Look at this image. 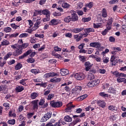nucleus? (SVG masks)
Returning a JSON list of instances; mask_svg holds the SVG:
<instances>
[{
  "label": "nucleus",
  "instance_id": "nucleus-7",
  "mask_svg": "<svg viewBox=\"0 0 126 126\" xmlns=\"http://www.w3.org/2000/svg\"><path fill=\"white\" fill-rule=\"evenodd\" d=\"M22 49L17 48L15 51L13 52V56H14V57H18V56L22 54Z\"/></svg>",
  "mask_w": 126,
  "mask_h": 126
},
{
  "label": "nucleus",
  "instance_id": "nucleus-56",
  "mask_svg": "<svg viewBox=\"0 0 126 126\" xmlns=\"http://www.w3.org/2000/svg\"><path fill=\"white\" fill-rule=\"evenodd\" d=\"M65 36L68 38H72V33L68 32L65 34Z\"/></svg>",
  "mask_w": 126,
  "mask_h": 126
},
{
  "label": "nucleus",
  "instance_id": "nucleus-58",
  "mask_svg": "<svg viewBox=\"0 0 126 126\" xmlns=\"http://www.w3.org/2000/svg\"><path fill=\"white\" fill-rule=\"evenodd\" d=\"M33 116H34V112L28 114L27 117L28 119H31Z\"/></svg>",
  "mask_w": 126,
  "mask_h": 126
},
{
  "label": "nucleus",
  "instance_id": "nucleus-29",
  "mask_svg": "<svg viewBox=\"0 0 126 126\" xmlns=\"http://www.w3.org/2000/svg\"><path fill=\"white\" fill-rule=\"evenodd\" d=\"M64 21L67 23L70 22V21H71V17L70 16H68L65 17L64 19Z\"/></svg>",
  "mask_w": 126,
  "mask_h": 126
},
{
  "label": "nucleus",
  "instance_id": "nucleus-51",
  "mask_svg": "<svg viewBox=\"0 0 126 126\" xmlns=\"http://www.w3.org/2000/svg\"><path fill=\"white\" fill-rule=\"evenodd\" d=\"M113 18H110L107 21V24L108 25H112V23H113Z\"/></svg>",
  "mask_w": 126,
  "mask_h": 126
},
{
  "label": "nucleus",
  "instance_id": "nucleus-15",
  "mask_svg": "<svg viewBox=\"0 0 126 126\" xmlns=\"http://www.w3.org/2000/svg\"><path fill=\"white\" fill-rule=\"evenodd\" d=\"M83 36V34H75L73 35L74 37V39H76V42H79V41H80V40H81V38H82V36Z\"/></svg>",
  "mask_w": 126,
  "mask_h": 126
},
{
  "label": "nucleus",
  "instance_id": "nucleus-23",
  "mask_svg": "<svg viewBox=\"0 0 126 126\" xmlns=\"http://www.w3.org/2000/svg\"><path fill=\"white\" fill-rule=\"evenodd\" d=\"M61 87H63V89H64L65 91H70V88L69 87L67 86V84L66 83L62 84Z\"/></svg>",
  "mask_w": 126,
  "mask_h": 126
},
{
  "label": "nucleus",
  "instance_id": "nucleus-47",
  "mask_svg": "<svg viewBox=\"0 0 126 126\" xmlns=\"http://www.w3.org/2000/svg\"><path fill=\"white\" fill-rule=\"evenodd\" d=\"M125 78H121L120 77H119L117 79L118 82L121 83V82H124L125 81Z\"/></svg>",
  "mask_w": 126,
  "mask_h": 126
},
{
  "label": "nucleus",
  "instance_id": "nucleus-53",
  "mask_svg": "<svg viewBox=\"0 0 126 126\" xmlns=\"http://www.w3.org/2000/svg\"><path fill=\"white\" fill-rule=\"evenodd\" d=\"M79 93L78 92L76 93V92H74V90H72V95L74 96V97H77Z\"/></svg>",
  "mask_w": 126,
  "mask_h": 126
},
{
  "label": "nucleus",
  "instance_id": "nucleus-26",
  "mask_svg": "<svg viewBox=\"0 0 126 126\" xmlns=\"http://www.w3.org/2000/svg\"><path fill=\"white\" fill-rule=\"evenodd\" d=\"M39 96V94L37 93H32L31 94V98L32 99H36Z\"/></svg>",
  "mask_w": 126,
  "mask_h": 126
},
{
  "label": "nucleus",
  "instance_id": "nucleus-10",
  "mask_svg": "<svg viewBox=\"0 0 126 126\" xmlns=\"http://www.w3.org/2000/svg\"><path fill=\"white\" fill-rule=\"evenodd\" d=\"M110 62L112 63V65H116V64L118 63V60L114 55L111 56Z\"/></svg>",
  "mask_w": 126,
  "mask_h": 126
},
{
  "label": "nucleus",
  "instance_id": "nucleus-61",
  "mask_svg": "<svg viewBox=\"0 0 126 126\" xmlns=\"http://www.w3.org/2000/svg\"><path fill=\"white\" fill-rule=\"evenodd\" d=\"M35 37H36V38H44V34H38V33H36L35 34Z\"/></svg>",
  "mask_w": 126,
  "mask_h": 126
},
{
  "label": "nucleus",
  "instance_id": "nucleus-62",
  "mask_svg": "<svg viewBox=\"0 0 126 126\" xmlns=\"http://www.w3.org/2000/svg\"><path fill=\"white\" fill-rule=\"evenodd\" d=\"M54 50L55 52H61V51H62V48L59 47L58 46H55L54 47Z\"/></svg>",
  "mask_w": 126,
  "mask_h": 126
},
{
  "label": "nucleus",
  "instance_id": "nucleus-40",
  "mask_svg": "<svg viewBox=\"0 0 126 126\" xmlns=\"http://www.w3.org/2000/svg\"><path fill=\"white\" fill-rule=\"evenodd\" d=\"M4 32L6 33H9V32H11V28L9 27L5 28L4 29Z\"/></svg>",
  "mask_w": 126,
  "mask_h": 126
},
{
  "label": "nucleus",
  "instance_id": "nucleus-32",
  "mask_svg": "<svg viewBox=\"0 0 126 126\" xmlns=\"http://www.w3.org/2000/svg\"><path fill=\"white\" fill-rule=\"evenodd\" d=\"M1 46H8V45H9V41L4 40L3 41L1 42Z\"/></svg>",
  "mask_w": 126,
  "mask_h": 126
},
{
  "label": "nucleus",
  "instance_id": "nucleus-43",
  "mask_svg": "<svg viewBox=\"0 0 126 126\" xmlns=\"http://www.w3.org/2000/svg\"><path fill=\"white\" fill-rule=\"evenodd\" d=\"M86 6L89 7V8H92V7H93V2H90V3L86 4Z\"/></svg>",
  "mask_w": 126,
  "mask_h": 126
},
{
  "label": "nucleus",
  "instance_id": "nucleus-20",
  "mask_svg": "<svg viewBox=\"0 0 126 126\" xmlns=\"http://www.w3.org/2000/svg\"><path fill=\"white\" fill-rule=\"evenodd\" d=\"M72 90H74V91L76 92V93H77V92L79 93V92H80V91L82 90V87L77 86H76L75 88L73 89Z\"/></svg>",
  "mask_w": 126,
  "mask_h": 126
},
{
  "label": "nucleus",
  "instance_id": "nucleus-3",
  "mask_svg": "<svg viewBox=\"0 0 126 126\" xmlns=\"http://www.w3.org/2000/svg\"><path fill=\"white\" fill-rule=\"evenodd\" d=\"M99 83V80H97L95 81H91L87 84V86L88 87H94V86H96V85H98Z\"/></svg>",
  "mask_w": 126,
  "mask_h": 126
},
{
  "label": "nucleus",
  "instance_id": "nucleus-39",
  "mask_svg": "<svg viewBox=\"0 0 126 126\" xmlns=\"http://www.w3.org/2000/svg\"><path fill=\"white\" fill-rule=\"evenodd\" d=\"M28 36V33H23L22 34H21L19 35V38H26V37Z\"/></svg>",
  "mask_w": 126,
  "mask_h": 126
},
{
  "label": "nucleus",
  "instance_id": "nucleus-11",
  "mask_svg": "<svg viewBox=\"0 0 126 126\" xmlns=\"http://www.w3.org/2000/svg\"><path fill=\"white\" fill-rule=\"evenodd\" d=\"M85 70L89 71V70L92 67V64L90 62H86L85 63Z\"/></svg>",
  "mask_w": 126,
  "mask_h": 126
},
{
  "label": "nucleus",
  "instance_id": "nucleus-45",
  "mask_svg": "<svg viewBox=\"0 0 126 126\" xmlns=\"http://www.w3.org/2000/svg\"><path fill=\"white\" fill-rule=\"evenodd\" d=\"M99 95L101 96V97H109V94H105L104 92L100 93Z\"/></svg>",
  "mask_w": 126,
  "mask_h": 126
},
{
  "label": "nucleus",
  "instance_id": "nucleus-24",
  "mask_svg": "<svg viewBox=\"0 0 126 126\" xmlns=\"http://www.w3.org/2000/svg\"><path fill=\"white\" fill-rule=\"evenodd\" d=\"M116 89H115L113 87H110L108 90V93H110L111 94H115L116 93Z\"/></svg>",
  "mask_w": 126,
  "mask_h": 126
},
{
  "label": "nucleus",
  "instance_id": "nucleus-30",
  "mask_svg": "<svg viewBox=\"0 0 126 126\" xmlns=\"http://www.w3.org/2000/svg\"><path fill=\"white\" fill-rule=\"evenodd\" d=\"M88 95L87 94H83L80 96L78 97V99H79L80 101H82V100H84L86 98H87Z\"/></svg>",
  "mask_w": 126,
  "mask_h": 126
},
{
  "label": "nucleus",
  "instance_id": "nucleus-4",
  "mask_svg": "<svg viewBox=\"0 0 126 126\" xmlns=\"http://www.w3.org/2000/svg\"><path fill=\"white\" fill-rule=\"evenodd\" d=\"M73 76L77 80H82L85 77L84 74L83 73H76L75 75H73Z\"/></svg>",
  "mask_w": 126,
  "mask_h": 126
},
{
  "label": "nucleus",
  "instance_id": "nucleus-59",
  "mask_svg": "<svg viewBox=\"0 0 126 126\" xmlns=\"http://www.w3.org/2000/svg\"><path fill=\"white\" fill-rule=\"evenodd\" d=\"M121 32L124 34H126V26H123Z\"/></svg>",
  "mask_w": 126,
  "mask_h": 126
},
{
  "label": "nucleus",
  "instance_id": "nucleus-52",
  "mask_svg": "<svg viewBox=\"0 0 126 126\" xmlns=\"http://www.w3.org/2000/svg\"><path fill=\"white\" fill-rule=\"evenodd\" d=\"M44 103H45V99H41L38 105L39 106H43V105H44Z\"/></svg>",
  "mask_w": 126,
  "mask_h": 126
},
{
  "label": "nucleus",
  "instance_id": "nucleus-44",
  "mask_svg": "<svg viewBox=\"0 0 126 126\" xmlns=\"http://www.w3.org/2000/svg\"><path fill=\"white\" fill-rule=\"evenodd\" d=\"M11 26L13 29H19L20 28L19 26H16L15 24H11Z\"/></svg>",
  "mask_w": 126,
  "mask_h": 126
},
{
  "label": "nucleus",
  "instance_id": "nucleus-21",
  "mask_svg": "<svg viewBox=\"0 0 126 126\" xmlns=\"http://www.w3.org/2000/svg\"><path fill=\"white\" fill-rule=\"evenodd\" d=\"M15 90L16 92H22L24 90V88L22 86H18L16 87Z\"/></svg>",
  "mask_w": 126,
  "mask_h": 126
},
{
  "label": "nucleus",
  "instance_id": "nucleus-16",
  "mask_svg": "<svg viewBox=\"0 0 126 126\" xmlns=\"http://www.w3.org/2000/svg\"><path fill=\"white\" fill-rule=\"evenodd\" d=\"M62 79L61 78H56L54 77L50 80V82H53V83H57L61 82Z\"/></svg>",
  "mask_w": 126,
  "mask_h": 126
},
{
  "label": "nucleus",
  "instance_id": "nucleus-57",
  "mask_svg": "<svg viewBox=\"0 0 126 126\" xmlns=\"http://www.w3.org/2000/svg\"><path fill=\"white\" fill-rule=\"evenodd\" d=\"M28 63H33L35 62V60L33 58H30L27 60Z\"/></svg>",
  "mask_w": 126,
  "mask_h": 126
},
{
  "label": "nucleus",
  "instance_id": "nucleus-50",
  "mask_svg": "<svg viewBox=\"0 0 126 126\" xmlns=\"http://www.w3.org/2000/svg\"><path fill=\"white\" fill-rule=\"evenodd\" d=\"M109 40L111 43H115V41H116V39L115 38V37H114L113 36H110V37H109Z\"/></svg>",
  "mask_w": 126,
  "mask_h": 126
},
{
  "label": "nucleus",
  "instance_id": "nucleus-33",
  "mask_svg": "<svg viewBox=\"0 0 126 126\" xmlns=\"http://www.w3.org/2000/svg\"><path fill=\"white\" fill-rule=\"evenodd\" d=\"M94 28H88V29H85V32L86 33H90V32H94Z\"/></svg>",
  "mask_w": 126,
  "mask_h": 126
},
{
  "label": "nucleus",
  "instance_id": "nucleus-28",
  "mask_svg": "<svg viewBox=\"0 0 126 126\" xmlns=\"http://www.w3.org/2000/svg\"><path fill=\"white\" fill-rule=\"evenodd\" d=\"M71 21H77L78 20V16H77V15L76 14L75 15H74L73 16H71Z\"/></svg>",
  "mask_w": 126,
  "mask_h": 126
},
{
  "label": "nucleus",
  "instance_id": "nucleus-49",
  "mask_svg": "<svg viewBox=\"0 0 126 126\" xmlns=\"http://www.w3.org/2000/svg\"><path fill=\"white\" fill-rule=\"evenodd\" d=\"M26 79H22L20 81V84H22V85H24L25 86H26V83L25 82L26 81Z\"/></svg>",
  "mask_w": 126,
  "mask_h": 126
},
{
  "label": "nucleus",
  "instance_id": "nucleus-46",
  "mask_svg": "<svg viewBox=\"0 0 126 126\" xmlns=\"http://www.w3.org/2000/svg\"><path fill=\"white\" fill-rule=\"evenodd\" d=\"M113 51L111 52V54L112 55H117V53H118V51L116 48V47H113L112 48Z\"/></svg>",
  "mask_w": 126,
  "mask_h": 126
},
{
  "label": "nucleus",
  "instance_id": "nucleus-22",
  "mask_svg": "<svg viewBox=\"0 0 126 126\" xmlns=\"http://www.w3.org/2000/svg\"><path fill=\"white\" fill-rule=\"evenodd\" d=\"M37 15H42V10H35L33 12V17L37 16Z\"/></svg>",
  "mask_w": 126,
  "mask_h": 126
},
{
  "label": "nucleus",
  "instance_id": "nucleus-31",
  "mask_svg": "<svg viewBox=\"0 0 126 126\" xmlns=\"http://www.w3.org/2000/svg\"><path fill=\"white\" fill-rule=\"evenodd\" d=\"M107 16H108V15L107 14V12L106 11V9H103L102 12V17H103L104 18H106Z\"/></svg>",
  "mask_w": 126,
  "mask_h": 126
},
{
  "label": "nucleus",
  "instance_id": "nucleus-38",
  "mask_svg": "<svg viewBox=\"0 0 126 126\" xmlns=\"http://www.w3.org/2000/svg\"><path fill=\"white\" fill-rule=\"evenodd\" d=\"M82 20L83 22H89V21H90V20H91V17L83 18Z\"/></svg>",
  "mask_w": 126,
  "mask_h": 126
},
{
  "label": "nucleus",
  "instance_id": "nucleus-37",
  "mask_svg": "<svg viewBox=\"0 0 126 126\" xmlns=\"http://www.w3.org/2000/svg\"><path fill=\"white\" fill-rule=\"evenodd\" d=\"M11 56H12V53L11 52H9L4 57V60L6 61V60H7L9 57H11Z\"/></svg>",
  "mask_w": 126,
  "mask_h": 126
},
{
  "label": "nucleus",
  "instance_id": "nucleus-54",
  "mask_svg": "<svg viewBox=\"0 0 126 126\" xmlns=\"http://www.w3.org/2000/svg\"><path fill=\"white\" fill-rule=\"evenodd\" d=\"M19 33H13L10 35L9 37L10 38H15L16 37H17V36H18L19 35Z\"/></svg>",
  "mask_w": 126,
  "mask_h": 126
},
{
  "label": "nucleus",
  "instance_id": "nucleus-60",
  "mask_svg": "<svg viewBox=\"0 0 126 126\" xmlns=\"http://www.w3.org/2000/svg\"><path fill=\"white\" fill-rule=\"evenodd\" d=\"M29 46V44L27 43H24L22 45V49H26Z\"/></svg>",
  "mask_w": 126,
  "mask_h": 126
},
{
  "label": "nucleus",
  "instance_id": "nucleus-2",
  "mask_svg": "<svg viewBox=\"0 0 126 126\" xmlns=\"http://www.w3.org/2000/svg\"><path fill=\"white\" fill-rule=\"evenodd\" d=\"M52 117V112H48L47 113L45 114L44 116L41 118L40 122L41 123H44L47 122L49 119Z\"/></svg>",
  "mask_w": 126,
  "mask_h": 126
},
{
  "label": "nucleus",
  "instance_id": "nucleus-5",
  "mask_svg": "<svg viewBox=\"0 0 126 126\" xmlns=\"http://www.w3.org/2000/svg\"><path fill=\"white\" fill-rule=\"evenodd\" d=\"M67 108L65 109L66 113H70L71 112L72 109L75 107V105H72V102L68 103L66 105Z\"/></svg>",
  "mask_w": 126,
  "mask_h": 126
},
{
  "label": "nucleus",
  "instance_id": "nucleus-14",
  "mask_svg": "<svg viewBox=\"0 0 126 126\" xmlns=\"http://www.w3.org/2000/svg\"><path fill=\"white\" fill-rule=\"evenodd\" d=\"M97 105L99 107H101V108H105V106H106V103H105V101L104 100H98L97 101Z\"/></svg>",
  "mask_w": 126,
  "mask_h": 126
},
{
  "label": "nucleus",
  "instance_id": "nucleus-13",
  "mask_svg": "<svg viewBox=\"0 0 126 126\" xmlns=\"http://www.w3.org/2000/svg\"><path fill=\"white\" fill-rule=\"evenodd\" d=\"M63 1H64V0H62L61 1L62 7L63 8H69V7H70V5L67 3V2Z\"/></svg>",
  "mask_w": 126,
  "mask_h": 126
},
{
  "label": "nucleus",
  "instance_id": "nucleus-36",
  "mask_svg": "<svg viewBox=\"0 0 126 126\" xmlns=\"http://www.w3.org/2000/svg\"><path fill=\"white\" fill-rule=\"evenodd\" d=\"M79 59L81 62H82L83 63H84L85 61H86V58L85 56H79Z\"/></svg>",
  "mask_w": 126,
  "mask_h": 126
},
{
  "label": "nucleus",
  "instance_id": "nucleus-25",
  "mask_svg": "<svg viewBox=\"0 0 126 126\" xmlns=\"http://www.w3.org/2000/svg\"><path fill=\"white\" fill-rule=\"evenodd\" d=\"M40 24L41 23L40 22L36 21L35 23L34 24V26L33 27V30H37L40 27Z\"/></svg>",
  "mask_w": 126,
  "mask_h": 126
},
{
  "label": "nucleus",
  "instance_id": "nucleus-1",
  "mask_svg": "<svg viewBox=\"0 0 126 126\" xmlns=\"http://www.w3.org/2000/svg\"><path fill=\"white\" fill-rule=\"evenodd\" d=\"M50 105L53 108H60L63 106V102L53 100L50 102Z\"/></svg>",
  "mask_w": 126,
  "mask_h": 126
},
{
  "label": "nucleus",
  "instance_id": "nucleus-27",
  "mask_svg": "<svg viewBox=\"0 0 126 126\" xmlns=\"http://www.w3.org/2000/svg\"><path fill=\"white\" fill-rule=\"evenodd\" d=\"M64 121L65 122H67L68 123H70V122H72V118L69 117V116L67 115L64 117Z\"/></svg>",
  "mask_w": 126,
  "mask_h": 126
},
{
  "label": "nucleus",
  "instance_id": "nucleus-63",
  "mask_svg": "<svg viewBox=\"0 0 126 126\" xmlns=\"http://www.w3.org/2000/svg\"><path fill=\"white\" fill-rule=\"evenodd\" d=\"M53 15L54 16L57 17V16H61V14L60 13H59L58 12H54L53 13Z\"/></svg>",
  "mask_w": 126,
  "mask_h": 126
},
{
  "label": "nucleus",
  "instance_id": "nucleus-41",
  "mask_svg": "<svg viewBox=\"0 0 126 126\" xmlns=\"http://www.w3.org/2000/svg\"><path fill=\"white\" fill-rule=\"evenodd\" d=\"M109 110L110 111H117V108H116V106H114L113 105H110L108 107Z\"/></svg>",
  "mask_w": 126,
  "mask_h": 126
},
{
  "label": "nucleus",
  "instance_id": "nucleus-8",
  "mask_svg": "<svg viewBox=\"0 0 126 126\" xmlns=\"http://www.w3.org/2000/svg\"><path fill=\"white\" fill-rule=\"evenodd\" d=\"M90 46L92 48H100L101 47V43L97 42H91L90 44Z\"/></svg>",
  "mask_w": 126,
  "mask_h": 126
},
{
  "label": "nucleus",
  "instance_id": "nucleus-17",
  "mask_svg": "<svg viewBox=\"0 0 126 126\" xmlns=\"http://www.w3.org/2000/svg\"><path fill=\"white\" fill-rule=\"evenodd\" d=\"M60 73L62 74V75L64 76L68 74L69 71L68 70L66 69H61L60 70Z\"/></svg>",
  "mask_w": 126,
  "mask_h": 126
},
{
  "label": "nucleus",
  "instance_id": "nucleus-35",
  "mask_svg": "<svg viewBox=\"0 0 126 126\" xmlns=\"http://www.w3.org/2000/svg\"><path fill=\"white\" fill-rule=\"evenodd\" d=\"M82 6H83V3L79 2L77 4V6H76L75 7L78 9H80V8H82Z\"/></svg>",
  "mask_w": 126,
  "mask_h": 126
},
{
  "label": "nucleus",
  "instance_id": "nucleus-34",
  "mask_svg": "<svg viewBox=\"0 0 126 126\" xmlns=\"http://www.w3.org/2000/svg\"><path fill=\"white\" fill-rule=\"evenodd\" d=\"M22 67V64L20 63H18L15 67V69H16V70H18V69H20Z\"/></svg>",
  "mask_w": 126,
  "mask_h": 126
},
{
  "label": "nucleus",
  "instance_id": "nucleus-42",
  "mask_svg": "<svg viewBox=\"0 0 126 126\" xmlns=\"http://www.w3.org/2000/svg\"><path fill=\"white\" fill-rule=\"evenodd\" d=\"M31 72H32V73H34V74H37V73H39V69H32L31 70Z\"/></svg>",
  "mask_w": 126,
  "mask_h": 126
},
{
  "label": "nucleus",
  "instance_id": "nucleus-19",
  "mask_svg": "<svg viewBox=\"0 0 126 126\" xmlns=\"http://www.w3.org/2000/svg\"><path fill=\"white\" fill-rule=\"evenodd\" d=\"M84 29L83 28H75L72 30V32L73 33H79L80 32H81Z\"/></svg>",
  "mask_w": 126,
  "mask_h": 126
},
{
  "label": "nucleus",
  "instance_id": "nucleus-48",
  "mask_svg": "<svg viewBox=\"0 0 126 126\" xmlns=\"http://www.w3.org/2000/svg\"><path fill=\"white\" fill-rule=\"evenodd\" d=\"M8 124H9V125H14L15 124V120L11 119L9 120L8 121Z\"/></svg>",
  "mask_w": 126,
  "mask_h": 126
},
{
  "label": "nucleus",
  "instance_id": "nucleus-12",
  "mask_svg": "<svg viewBox=\"0 0 126 126\" xmlns=\"http://www.w3.org/2000/svg\"><path fill=\"white\" fill-rule=\"evenodd\" d=\"M38 102H39V100H34L32 101V103L33 104V110H38Z\"/></svg>",
  "mask_w": 126,
  "mask_h": 126
},
{
  "label": "nucleus",
  "instance_id": "nucleus-55",
  "mask_svg": "<svg viewBox=\"0 0 126 126\" xmlns=\"http://www.w3.org/2000/svg\"><path fill=\"white\" fill-rule=\"evenodd\" d=\"M54 94H50L47 97V100H52V98H54Z\"/></svg>",
  "mask_w": 126,
  "mask_h": 126
},
{
  "label": "nucleus",
  "instance_id": "nucleus-9",
  "mask_svg": "<svg viewBox=\"0 0 126 126\" xmlns=\"http://www.w3.org/2000/svg\"><path fill=\"white\" fill-rule=\"evenodd\" d=\"M41 15H45L46 17H50L51 16V12L47 9L43 10H41Z\"/></svg>",
  "mask_w": 126,
  "mask_h": 126
},
{
  "label": "nucleus",
  "instance_id": "nucleus-18",
  "mask_svg": "<svg viewBox=\"0 0 126 126\" xmlns=\"http://www.w3.org/2000/svg\"><path fill=\"white\" fill-rule=\"evenodd\" d=\"M60 22H61V20L55 19H52L50 22L51 25H57V24H58Z\"/></svg>",
  "mask_w": 126,
  "mask_h": 126
},
{
  "label": "nucleus",
  "instance_id": "nucleus-64",
  "mask_svg": "<svg viewBox=\"0 0 126 126\" xmlns=\"http://www.w3.org/2000/svg\"><path fill=\"white\" fill-rule=\"evenodd\" d=\"M9 117H16V114L15 113H12V111H10L9 112Z\"/></svg>",
  "mask_w": 126,
  "mask_h": 126
},
{
  "label": "nucleus",
  "instance_id": "nucleus-6",
  "mask_svg": "<svg viewBox=\"0 0 126 126\" xmlns=\"http://www.w3.org/2000/svg\"><path fill=\"white\" fill-rule=\"evenodd\" d=\"M90 72L91 73H89L87 77V79H88V80H92V79H94V78H95V76H94V74L92 73H95L96 72V71L94 70H92L90 71Z\"/></svg>",
  "mask_w": 126,
  "mask_h": 126
}]
</instances>
